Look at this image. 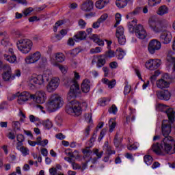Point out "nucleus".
<instances>
[{
    "label": "nucleus",
    "instance_id": "nucleus-1",
    "mask_svg": "<svg viewBox=\"0 0 175 175\" xmlns=\"http://www.w3.org/2000/svg\"><path fill=\"white\" fill-rule=\"evenodd\" d=\"M67 85H70V92L67 95V100L69 103L66 107V113L70 116L79 117V116H81V113H83V110L81 109L80 103L75 99L81 95L80 85L77 81L73 79L67 80Z\"/></svg>",
    "mask_w": 175,
    "mask_h": 175
},
{
    "label": "nucleus",
    "instance_id": "nucleus-2",
    "mask_svg": "<svg viewBox=\"0 0 175 175\" xmlns=\"http://www.w3.org/2000/svg\"><path fill=\"white\" fill-rule=\"evenodd\" d=\"M148 25L153 32L156 33L161 32L159 36V40L161 43L169 44L172 42L173 37L172 33L166 29L169 25L166 20H157V18L152 16L148 20Z\"/></svg>",
    "mask_w": 175,
    "mask_h": 175
},
{
    "label": "nucleus",
    "instance_id": "nucleus-3",
    "mask_svg": "<svg viewBox=\"0 0 175 175\" xmlns=\"http://www.w3.org/2000/svg\"><path fill=\"white\" fill-rule=\"evenodd\" d=\"M163 135L164 138L162 140L161 144L159 143L153 144L152 146V150L153 152L156 153L157 155H163V152H166L167 154H172L173 152V146L172 144L174 143V139L172 137V136L169 135V134H163L162 131Z\"/></svg>",
    "mask_w": 175,
    "mask_h": 175
},
{
    "label": "nucleus",
    "instance_id": "nucleus-4",
    "mask_svg": "<svg viewBox=\"0 0 175 175\" xmlns=\"http://www.w3.org/2000/svg\"><path fill=\"white\" fill-rule=\"evenodd\" d=\"M156 109L158 111H164L167 114L169 120L163 121L161 131L163 135H170L172 124L174 122V111L173 108H167V106L163 104H158Z\"/></svg>",
    "mask_w": 175,
    "mask_h": 175
},
{
    "label": "nucleus",
    "instance_id": "nucleus-5",
    "mask_svg": "<svg viewBox=\"0 0 175 175\" xmlns=\"http://www.w3.org/2000/svg\"><path fill=\"white\" fill-rule=\"evenodd\" d=\"M64 106V100L58 94H53L51 96L49 102L47 104V109L51 113H54L58 109Z\"/></svg>",
    "mask_w": 175,
    "mask_h": 175
},
{
    "label": "nucleus",
    "instance_id": "nucleus-6",
    "mask_svg": "<svg viewBox=\"0 0 175 175\" xmlns=\"http://www.w3.org/2000/svg\"><path fill=\"white\" fill-rule=\"evenodd\" d=\"M50 81V76L49 74L33 75L29 79V85L34 87V88H40L41 85L44 84L45 81Z\"/></svg>",
    "mask_w": 175,
    "mask_h": 175
},
{
    "label": "nucleus",
    "instance_id": "nucleus-7",
    "mask_svg": "<svg viewBox=\"0 0 175 175\" xmlns=\"http://www.w3.org/2000/svg\"><path fill=\"white\" fill-rule=\"evenodd\" d=\"M16 45L19 51L23 54H28L32 50L33 42L29 39L23 38L18 40Z\"/></svg>",
    "mask_w": 175,
    "mask_h": 175
},
{
    "label": "nucleus",
    "instance_id": "nucleus-8",
    "mask_svg": "<svg viewBox=\"0 0 175 175\" xmlns=\"http://www.w3.org/2000/svg\"><path fill=\"white\" fill-rule=\"evenodd\" d=\"M32 96V100L38 105H43L47 100V94L43 90L37 91Z\"/></svg>",
    "mask_w": 175,
    "mask_h": 175
},
{
    "label": "nucleus",
    "instance_id": "nucleus-9",
    "mask_svg": "<svg viewBox=\"0 0 175 175\" xmlns=\"http://www.w3.org/2000/svg\"><path fill=\"white\" fill-rule=\"evenodd\" d=\"M162 44L157 39L151 40L148 44V51L150 54H155L158 50H161Z\"/></svg>",
    "mask_w": 175,
    "mask_h": 175
},
{
    "label": "nucleus",
    "instance_id": "nucleus-10",
    "mask_svg": "<svg viewBox=\"0 0 175 175\" xmlns=\"http://www.w3.org/2000/svg\"><path fill=\"white\" fill-rule=\"evenodd\" d=\"M169 74H165L161 79L156 81L157 88L163 90L164 88H169L170 87V82H169Z\"/></svg>",
    "mask_w": 175,
    "mask_h": 175
},
{
    "label": "nucleus",
    "instance_id": "nucleus-11",
    "mask_svg": "<svg viewBox=\"0 0 175 175\" xmlns=\"http://www.w3.org/2000/svg\"><path fill=\"white\" fill-rule=\"evenodd\" d=\"M33 94L29 93V92H23L21 93L17 92L18 96V103L19 105H24L25 102H27V100H32L33 98Z\"/></svg>",
    "mask_w": 175,
    "mask_h": 175
},
{
    "label": "nucleus",
    "instance_id": "nucleus-12",
    "mask_svg": "<svg viewBox=\"0 0 175 175\" xmlns=\"http://www.w3.org/2000/svg\"><path fill=\"white\" fill-rule=\"evenodd\" d=\"M161 64L162 62L159 59H150L146 62L145 66L149 70H155L161 66Z\"/></svg>",
    "mask_w": 175,
    "mask_h": 175
},
{
    "label": "nucleus",
    "instance_id": "nucleus-13",
    "mask_svg": "<svg viewBox=\"0 0 175 175\" xmlns=\"http://www.w3.org/2000/svg\"><path fill=\"white\" fill-rule=\"evenodd\" d=\"M59 85V78L54 77L46 85L47 92L51 93L54 92L55 90L58 88Z\"/></svg>",
    "mask_w": 175,
    "mask_h": 175
},
{
    "label": "nucleus",
    "instance_id": "nucleus-14",
    "mask_svg": "<svg viewBox=\"0 0 175 175\" xmlns=\"http://www.w3.org/2000/svg\"><path fill=\"white\" fill-rule=\"evenodd\" d=\"M4 72L2 75L3 80L4 81H9L10 79L14 80V76L12 75V68L8 64L3 65Z\"/></svg>",
    "mask_w": 175,
    "mask_h": 175
},
{
    "label": "nucleus",
    "instance_id": "nucleus-15",
    "mask_svg": "<svg viewBox=\"0 0 175 175\" xmlns=\"http://www.w3.org/2000/svg\"><path fill=\"white\" fill-rule=\"evenodd\" d=\"M41 57L42 54H40V52L36 51V53L27 56L25 58V62L26 64H36V62L40 59Z\"/></svg>",
    "mask_w": 175,
    "mask_h": 175
},
{
    "label": "nucleus",
    "instance_id": "nucleus-16",
    "mask_svg": "<svg viewBox=\"0 0 175 175\" xmlns=\"http://www.w3.org/2000/svg\"><path fill=\"white\" fill-rule=\"evenodd\" d=\"M135 33L138 39H146L147 38V31L142 25L135 27Z\"/></svg>",
    "mask_w": 175,
    "mask_h": 175
},
{
    "label": "nucleus",
    "instance_id": "nucleus-17",
    "mask_svg": "<svg viewBox=\"0 0 175 175\" xmlns=\"http://www.w3.org/2000/svg\"><path fill=\"white\" fill-rule=\"evenodd\" d=\"M157 96L158 99L161 100H170L172 98V93H170L167 90H164L161 91L157 92Z\"/></svg>",
    "mask_w": 175,
    "mask_h": 175
},
{
    "label": "nucleus",
    "instance_id": "nucleus-18",
    "mask_svg": "<svg viewBox=\"0 0 175 175\" xmlns=\"http://www.w3.org/2000/svg\"><path fill=\"white\" fill-rule=\"evenodd\" d=\"M8 53L10 55L4 54V59L10 64H14L15 62L17 61V57H16V55H14L13 49L8 48Z\"/></svg>",
    "mask_w": 175,
    "mask_h": 175
},
{
    "label": "nucleus",
    "instance_id": "nucleus-19",
    "mask_svg": "<svg viewBox=\"0 0 175 175\" xmlns=\"http://www.w3.org/2000/svg\"><path fill=\"white\" fill-rule=\"evenodd\" d=\"M81 9L83 12H91L94 9V2L92 1H86L81 5Z\"/></svg>",
    "mask_w": 175,
    "mask_h": 175
},
{
    "label": "nucleus",
    "instance_id": "nucleus-20",
    "mask_svg": "<svg viewBox=\"0 0 175 175\" xmlns=\"http://www.w3.org/2000/svg\"><path fill=\"white\" fill-rule=\"evenodd\" d=\"M81 88L82 92L88 94V92H90V90H91V81L88 79L83 80L81 85Z\"/></svg>",
    "mask_w": 175,
    "mask_h": 175
},
{
    "label": "nucleus",
    "instance_id": "nucleus-21",
    "mask_svg": "<svg viewBox=\"0 0 175 175\" xmlns=\"http://www.w3.org/2000/svg\"><path fill=\"white\" fill-rule=\"evenodd\" d=\"M87 38V33L84 31H80L74 36V40L75 42H80L84 40Z\"/></svg>",
    "mask_w": 175,
    "mask_h": 175
},
{
    "label": "nucleus",
    "instance_id": "nucleus-22",
    "mask_svg": "<svg viewBox=\"0 0 175 175\" xmlns=\"http://www.w3.org/2000/svg\"><path fill=\"white\" fill-rule=\"evenodd\" d=\"M167 13H169V8L165 5L160 6L157 10V14L159 16H165Z\"/></svg>",
    "mask_w": 175,
    "mask_h": 175
},
{
    "label": "nucleus",
    "instance_id": "nucleus-23",
    "mask_svg": "<svg viewBox=\"0 0 175 175\" xmlns=\"http://www.w3.org/2000/svg\"><path fill=\"white\" fill-rule=\"evenodd\" d=\"M66 155L68 157H70V158H79V152L77 150H75L74 152H72V150L70 148L66 149L64 151Z\"/></svg>",
    "mask_w": 175,
    "mask_h": 175
},
{
    "label": "nucleus",
    "instance_id": "nucleus-24",
    "mask_svg": "<svg viewBox=\"0 0 175 175\" xmlns=\"http://www.w3.org/2000/svg\"><path fill=\"white\" fill-rule=\"evenodd\" d=\"M109 2H110V0H98L96 2V8L97 9H103Z\"/></svg>",
    "mask_w": 175,
    "mask_h": 175
},
{
    "label": "nucleus",
    "instance_id": "nucleus-25",
    "mask_svg": "<svg viewBox=\"0 0 175 175\" xmlns=\"http://www.w3.org/2000/svg\"><path fill=\"white\" fill-rule=\"evenodd\" d=\"M106 64V57L101 55L98 56L96 66L97 68H102Z\"/></svg>",
    "mask_w": 175,
    "mask_h": 175
},
{
    "label": "nucleus",
    "instance_id": "nucleus-26",
    "mask_svg": "<svg viewBox=\"0 0 175 175\" xmlns=\"http://www.w3.org/2000/svg\"><path fill=\"white\" fill-rule=\"evenodd\" d=\"M23 146V145L18 144V145L16 146L17 150L21 151V152H22V154L24 157H27V155H28V154H29V150H28V148H27L24 146Z\"/></svg>",
    "mask_w": 175,
    "mask_h": 175
},
{
    "label": "nucleus",
    "instance_id": "nucleus-27",
    "mask_svg": "<svg viewBox=\"0 0 175 175\" xmlns=\"http://www.w3.org/2000/svg\"><path fill=\"white\" fill-rule=\"evenodd\" d=\"M142 13V8L138 7L135 8L133 12L129 13L128 15H126V18H129V17H133V16H138V14H140Z\"/></svg>",
    "mask_w": 175,
    "mask_h": 175
},
{
    "label": "nucleus",
    "instance_id": "nucleus-28",
    "mask_svg": "<svg viewBox=\"0 0 175 175\" xmlns=\"http://www.w3.org/2000/svg\"><path fill=\"white\" fill-rule=\"evenodd\" d=\"M55 59L57 62H64L65 61V55L62 53H57L55 54Z\"/></svg>",
    "mask_w": 175,
    "mask_h": 175
},
{
    "label": "nucleus",
    "instance_id": "nucleus-29",
    "mask_svg": "<svg viewBox=\"0 0 175 175\" xmlns=\"http://www.w3.org/2000/svg\"><path fill=\"white\" fill-rule=\"evenodd\" d=\"M93 39V42H94V43H96L98 44V46H105V42H103V40H100V38H99V36H98V35H94L92 37Z\"/></svg>",
    "mask_w": 175,
    "mask_h": 175
},
{
    "label": "nucleus",
    "instance_id": "nucleus-30",
    "mask_svg": "<svg viewBox=\"0 0 175 175\" xmlns=\"http://www.w3.org/2000/svg\"><path fill=\"white\" fill-rule=\"evenodd\" d=\"M103 57L105 58H114V57H116V52L111 50V49H109L105 52V53L103 55Z\"/></svg>",
    "mask_w": 175,
    "mask_h": 175
},
{
    "label": "nucleus",
    "instance_id": "nucleus-31",
    "mask_svg": "<svg viewBox=\"0 0 175 175\" xmlns=\"http://www.w3.org/2000/svg\"><path fill=\"white\" fill-rule=\"evenodd\" d=\"M116 4L118 8L122 9L128 5V2L126 0H117Z\"/></svg>",
    "mask_w": 175,
    "mask_h": 175
},
{
    "label": "nucleus",
    "instance_id": "nucleus-32",
    "mask_svg": "<svg viewBox=\"0 0 175 175\" xmlns=\"http://www.w3.org/2000/svg\"><path fill=\"white\" fill-rule=\"evenodd\" d=\"M136 24L137 22L135 20H133L131 22L129 23V32H131L132 33H133L135 32V29H136Z\"/></svg>",
    "mask_w": 175,
    "mask_h": 175
},
{
    "label": "nucleus",
    "instance_id": "nucleus-33",
    "mask_svg": "<svg viewBox=\"0 0 175 175\" xmlns=\"http://www.w3.org/2000/svg\"><path fill=\"white\" fill-rule=\"evenodd\" d=\"M116 55L118 57V59H122L125 57V52L122 49H118L116 52Z\"/></svg>",
    "mask_w": 175,
    "mask_h": 175
},
{
    "label": "nucleus",
    "instance_id": "nucleus-34",
    "mask_svg": "<svg viewBox=\"0 0 175 175\" xmlns=\"http://www.w3.org/2000/svg\"><path fill=\"white\" fill-rule=\"evenodd\" d=\"M116 38H118V42L119 44H121V46H124V44H125V43L126 42V38H125V35L116 36Z\"/></svg>",
    "mask_w": 175,
    "mask_h": 175
},
{
    "label": "nucleus",
    "instance_id": "nucleus-35",
    "mask_svg": "<svg viewBox=\"0 0 175 175\" xmlns=\"http://www.w3.org/2000/svg\"><path fill=\"white\" fill-rule=\"evenodd\" d=\"M42 125L44 126L45 129H51V128H53V122H51L50 120L42 122Z\"/></svg>",
    "mask_w": 175,
    "mask_h": 175
},
{
    "label": "nucleus",
    "instance_id": "nucleus-36",
    "mask_svg": "<svg viewBox=\"0 0 175 175\" xmlns=\"http://www.w3.org/2000/svg\"><path fill=\"white\" fill-rule=\"evenodd\" d=\"M109 132H113L114 131V128H116V126L117 125V123L114 120L111 119L109 121Z\"/></svg>",
    "mask_w": 175,
    "mask_h": 175
},
{
    "label": "nucleus",
    "instance_id": "nucleus-37",
    "mask_svg": "<svg viewBox=\"0 0 175 175\" xmlns=\"http://www.w3.org/2000/svg\"><path fill=\"white\" fill-rule=\"evenodd\" d=\"M144 161L146 165H150L152 163V157L150 155H146L144 157Z\"/></svg>",
    "mask_w": 175,
    "mask_h": 175
},
{
    "label": "nucleus",
    "instance_id": "nucleus-38",
    "mask_svg": "<svg viewBox=\"0 0 175 175\" xmlns=\"http://www.w3.org/2000/svg\"><path fill=\"white\" fill-rule=\"evenodd\" d=\"M121 142H122V138L118 137V135H116L113 139V143L115 144V146L120 147V145L121 144Z\"/></svg>",
    "mask_w": 175,
    "mask_h": 175
},
{
    "label": "nucleus",
    "instance_id": "nucleus-39",
    "mask_svg": "<svg viewBox=\"0 0 175 175\" xmlns=\"http://www.w3.org/2000/svg\"><path fill=\"white\" fill-rule=\"evenodd\" d=\"M79 53H80V49L78 48H75L71 51H69L68 54H70L71 57H76V55H77Z\"/></svg>",
    "mask_w": 175,
    "mask_h": 175
},
{
    "label": "nucleus",
    "instance_id": "nucleus-40",
    "mask_svg": "<svg viewBox=\"0 0 175 175\" xmlns=\"http://www.w3.org/2000/svg\"><path fill=\"white\" fill-rule=\"evenodd\" d=\"M116 24L113 25L114 28H117L118 25L121 23V14L120 13H117L115 16Z\"/></svg>",
    "mask_w": 175,
    "mask_h": 175
},
{
    "label": "nucleus",
    "instance_id": "nucleus-41",
    "mask_svg": "<svg viewBox=\"0 0 175 175\" xmlns=\"http://www.w3.org/2000/svg\"><path fill=\"white\" fill-rule=\"evenodd\" d=\"M17 139V146H18V144H21L23 145V142H24V140H25V137H24V135H23V134H18L16 137Z\"/></svg>",
    "mask_w": 175,
    "mask_h": 175
},
{
    "label": "nucleus",
    "instance_id": "nucleus-42",
    "mask_svg": "<svg viewBox=\"0 0 175 175\" xmlns=\"http://www.w3.org/2000/svg\"><path fill=\"white\" fill-rule=\"evenodd\" d=\"M78 25L81 28V29H84L87 26V22L83 19H79L78 21Z\"/></svg>",
    "mask_w": 175,
    "mask_h": 175
},
{
    "label": "nucleus",
    "instance_id": "nucleus-43",
    "mask_svg": "<svg viewBox=\"0 0 175 175\" xmlns=\"http://www.w3.org/2000/svg\"><path fill=\"white\" fill-rule=\"evenodd\" d=\"M108 111L110 113V114H117L118 109H117V106H116V105H112V106L109 109Z\"/></svg>",
    "mask_w": 175,
    "mask_h": 175
},
{
    "label": "nucleus",
    "instance_id": "nucleus-44",
    "mask_svg": "<svg viewBox=\"0 0 175 175\" xmlns=\"http://www.w3.org/2000/svg\"><path fill=\"white\" fill-rule=\"evenodd\" d=\"M49 173L51 175H64L62 172H57V168L52 167L49 169Z\"/></svg>",
    "mask_w": 175,
    "mask_h": 175
},
{
    "label": "nucleus",
    "instance_id": "nucleus-45",
    "mask_svg": "<svg viewBox=\"0 0 175 175\" xmlns=\"http://www.w3.org/2000/svg\"><path fill=\"white\" fill-rule=\"evenodd\" d=\"M102 51V48L97 46L94 49H91L90 51V54H98Z\"/></svg>",
    "mask_w": 175,
    "mask_h": 175
},
{
    "label": "nucleus",
    "instance_id": "nucleus-46",
    "mask_svg": "<svg viewBox=\"0 0 175 175\" xmlns=\"http://www.w3.org/2000/svg\"><path fill=\"white\" fill-rule=\"evenodd\" d=\"M116 36H120L124 35V27L122 26H119L116 29Z\"/></svg>",
    "mask_w": 175,
    "mask_h": 175
},
{
    "label": "nucleus",
    "instance_id": "nucleus-47",
    "mask_svg": "<svg viewBox=\"0 0 175 175\" xmlns=\"http://www.w3.org/2000/svg\"><path fill=\"white\" fill-rule=\"evenodd\" d=\"M46 64H47V58L42 57L40 59L39 67L43 68L45 65H46Z\"/></svg>",
    "mask_w": 175,
    "mask_h": 175
},
{
    "label": "nucleus",
    "instance_id": "nucleus-48",
    "mask_svg": "<svg viewBox=\"0 0 175 175\" xmlns=\"http://www.w3.org/2000/svg\"><path fill=\"white\" fill-rule=\"evenodd\" d=\"M137 147H139V144L137 142L134 143L132 145H129L127 146L128 150L132 151L133 150H137Z\"/></svg>",
    "mask_w": 175,
    "mask_h": 175
},
{
    "label": "nucleus",
    "instance_id": "nucleus-49",
    "mask_svg": "<svg viewBox=\"0 0 175 175\" xmlns=\"http://www.w3.org/2000/svg\"><path fill=\"white\" fill-rule=\"evenodd\" d=\"M63 24H64V21H59L56 22L53 27L54 32H57V31H58V27H61V25H63Z\"/></svg>",
    "mask_w": 175,
    "mask_h": 175
},
{
    "label": "nucleus",
    "instance_id": "nucleus-50",
    "mask_svg": "<svg viewBox=\"0 0 175 175\" xmlns=\"http://www.w3.org/2000/svg\"><path fill=\"white\" fill-rule=\"evenodd\" d=\"M148 3L149 6H155L158 3H161V0H148Z\"/></svg>",
    "mask_w": 175,
    "mask_h": 175
},
{
    "label": "nucleus",
    "instance_id": "nucleus-51",
    "mask_svg": "<svg viewBox=\"0 0 175 175\" xmlns=\"http://www.w3.org/2000/svg\"><path fill=\"white\" fill-rule=\"evenodd\" d=\"M1 44L2 46H4V47H7V46H10V42H9V38H3L1 40Z\"/></svg>",
    "mask_w": 175,
    "mask_h": 175
},
{
    "label": "nucleus",
    "instance_id": "nucleus-52",
    "mask_svg": "<svg viewBox=\"0 0 175 175\" xmlns=\"http://www.w3.org/2000/svg\"><path fill=\"white\" fill-rule=\"evenodd\" d=\"M107 17H109V15L107 14H103L98 20L101 23H105V21L107 20Z\"/></svg>",
    "mask_w": 175,
    "mask_h": 175
},
{
    "label": "nucleus",
    "instance_id": "nucleus-53",
    "mask_svg": "<svg viewBox=\"0 0 175 175\" xmlns=\"http://www.w3.org/2000/svg\"><path fill=\"white\" fill-rule=\"evenodd\" d=\"M59 70L62 72V73H63V75H66V72H67V68L66 66L59 64L57 65Z\"/></svg>",
    "mask_w": 175,
    "mask_h": 175
},
{
    "label": "nucleus",
    "instance_id": "nucleus-54",
    "mask_svg": "<svg viewBox=\"0 0 175 175\" xmlns=\"http://www.w3.org/2000/svg\"><path fill=\"white\" fill-rule=\"evenodd\" d=\"M105 135H106V129H103L100 133V136L98 137V142H101L102 139L105 137Z\"/></svg>",
    "mask_w": 175,
    "mask_h": 175
},
{
    "label": "nucleus",
    "instance_id": "nucleus-55",
    "mask_svg": "<svg viewBox=\"0 0 175 175\" xmlns=\"http://www.w3.org/2000/svg\"><path fill=\"white\" fill-rule=\"evenodd\" d=\"M71 165L72 166L73 170H79V169H81V165H80L79 163L73 162Z\"/></svg>",
    "mask_w": 175,
    "mask_h": 175
},
{
    "label": "nucleus",
    "instance_id": "nucleus-56",
    "mask_svg": "<svg viewBox=\"0 0 175 175\" xmlns=\"http://www.w3.org/2000/svg\"><path fill=\"white\" fill-rule=\"evenodd\" d=\"M29 118L30 122H36L38 121H40L39 118L35 117V116L33 115H30L29 116Z\"/></svg>",
    "mask_w": 175,
    "mask_h": 175
},
{
    "label": "nucleus",
    "instance_id": "nucleus-57",
    "mask_svg": "<svg viewBox=\"0 0 175 175\" xmlns=\"http://www.w3.org/2000/svg\"><path fill=\"white\" fill-rule=\"evenodd\" d=\"M55 121L58 126H61L62 124V118H61V116H57Z\"/></svg>",
    "mask_w": 175,
    "mask_h": 175
},
{
    "label": "nucleus",
    "instance_id": "nucleus-58",
    "mask_svg": "<svg viewBox=\"0 0 175 175\" xmlns=\"http://www.w3.org/2000/svg\"><path fill=\"white\" fill-rule=\"evenodd\" d=\"M131 85H126L124 86V95H128V94H129V92H131Z\"/></svg>",
    "mask_w": 175,
    "mask_h": 175
},
{
    "label": "nucleus",
    "instance_id": "nucleus-59",
    "mask_svg": "<svg viewBox=\"0 0 175 175\" xmlns=\"http://www.w3.org/2000/svg\"><path fill=\"white\" fill-rule=\"evenodd\" d=\"M16 98H18V96L17 95V93L16 94H10L8 96V100H14V99H16Z\"/></svg>",
    "mask_w": 175,
    "mask_h": 175
},
{
    "label": "nucleus",
    "instance_id": "nucleus-60",
    "mask_svg": "<svg viewBox=\"0 0 175 175\" xmlns=\"http://www.w3.org/2000/svg\"><path fill=\"white\" fill-rule=\"evenodd\" d=\"M111 69H117L118 68V63L117 62H112L109 64Z\"/></svg>",
    "mask_w": 175,
    "mask_h": 175
},
{
    "label": "nucleus",
    "instance_id": "nucleus-61",
    "mask_svg": "<svg viewBox=\"0 0 175 175\" xmlns=\"http://www.w3.org/2000/svg\"><path fill=\"white\" fill-rule=\"evenodd\" d=\"M90 148H87L86 146L85 148L83 150L84 155H90V154H92V151Z\"/></svg>",
    "mask_w": 175,
    "mask_h": 175
},
{
    "label": "nucleus",
    "instance_id": "nucleus-62",
    "mask_svg": "<svg viewBox=\"0 0 175 175\" xmlns=\"http://www.w3.org/2000/svg\"><path fill=\"white\" fill-rule=\"evenodd\" d=\"M67 80H75V81H77V80H80V75L77 72H74V78L68 79Z\"/></svg>",
    "mask_w": 175,
    "mask_h": 175
},
{
    "label": "nucleus",
    "instance_id": "nucleus-63",
    "mask_svg": "<svg viewBox=\"0 0 175 175\" xmlns=\"http://www.w3.org/2000/svg\"><path fill=\"white\" fill-rule=\"evenodd\" d=\"M116 80L113 79L111 81H109V83H108V88H114V86L116 85Z\"/></svg>",
    "mask_w": 175,
    "mask_h": 175
},
{
    "label": "nucleus",
    "instance_id": "nucleus-64",
    "mask_svg": "<svg viewBox=\"0 0 175 175\" xmlns=\"http://www.w3.org/2000/svg\"><path fill=\"white\" fill-rule=\"evenodd\" d=\"M167 62H170V64H173V65H174V64H175V58L172 56H167Z\"/></svg>",
    "mask_w": 175,
    "mask_h": 175
}]
</instances>
